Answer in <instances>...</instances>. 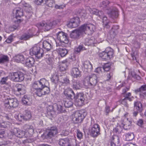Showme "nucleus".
Returning <instances> with one entry per match:
<instances>
[{"instance_id": "nucleus-33", "label": "nucleus", "mask_w": 146, "mask_h": 146, "mask_svg": "<svg viewBox=\"0 0 146 146\" xmlns=\"http://www.w3.org/2000/svg\"><path fill=\"white\" fill-rule=\"evenodd\" d=\"M62 103H64V106L66 108H69L72 106L73 103L71 101L68 99H65L62 101Z\"/></svg>"}, {"instance_id": "nucleus-11", "label": "nucleus", "mask_w": 146, "mask_h": 146, "mask_svg": "<svg viewBox=\"0 0 146 146\" xmlns=\"http://www.w3.org/2000/svg\"><path fill=\"white\" fill-rule=\"evenodd\" d=\"M48 133L47 136L48 138H51L54 137L58 133L57 128L56 126H52L47 129Z\"/></svg>"}, {"instance_id": "nucleus-60", "label": "nucleus", "mask_w": 146, "mask_h": 146, "mask_svg": "<svg viewBox=\"0 0 146 146\" xmlns=\"http://www.w3.org/2000/svg\"><path fill=\"white\" fill-rule=\"evenodd\" d=\"M109 3V2L107 0L103 1L102 2V5H101V6L103 7H105L107 6Z\"/></svg>"}, {"instance_id": "nucleus-3", "label": "nucleus", "mask_w": 146, "mask_h": 146, "mask_svg": "<svg viewBox=\"0 0 146 146\" xmlns=\"http://www.w3.org/2000/svg\"><path fill=\"white\" fill-rule=\"evenodd\" d=\"M24 129L25 131L21 130L18 128H15L11 131V133L18 137L22 138L30 137L31 134L34 132L33 127L32 125H26L24 126Z\"/></svg>"}, {"instance_id": "nucleus-23", "label": "nucleus", "mask_w": 146, "mask_h": 146, "mask_svg": "<svg viewBox=\"0 0 146 146\" xmlns=\"http://www.w3.org/2000/svg\"><path fill=\"white\" fill-rule=\"evenodd\" d=\"M70 141V140L68 138L60 139L59 140L58 144L62 146H66Z\"/></svg>"}, {"instance_id": "nucleus-57", "label": "nucleus", "mask_w": 146, "mask_h": 146, "mask_svg": "<svg viewBox=\"0 0 146 146\" xmlns=\"http://www.w3.org/2000/svg\"><path fill=\"white\" fill-rule=\"evenodd\" d=\"M113 75L112 73L110 72L109 73H107L106 75V80H109L112 76Z\"/></svg>"}, {"instance_id": "nucleus-14", "label": "nucleus", "mask_w": 146, "mask_h": 146, "mask_svg": "<svg viewBox=\"0 0 146 146\" xmlns=\"http://www.w3.org/2000/svg\"><path fill=\"white\" fill-rule=\"evenodd\" d=\"M70 74L73 78H80L81 76V72L78 68L73 67L70 71Z\"/></svg>"}, {"instance_id": "nucleus-28", "label": "nucleus", "mask_w": 146, "mask_h": 146, "mask_svg": "<svg viewBox=\"0 0 146 146\" xmlns=\"http://www.w3.org/2000/svg\"><path fill=\"white\" fill-rule=\"evenodd\" d=\"M42 45L43 48L48 51L49 50L51 47V44L46 40L44 41Z\"/></svg>"}, {"instance_id": "nucleus-62", "label": "nucleus", "mask_w": 146, "mask_h": 146, "mask_svg": "<svg viewBox=\"0 0 146 146\" xmlns=\"http://www.w3.org/2000/svg\"><path fill=\"white\" fill-rule=\"evenodd\" d=\"M5 131L3 130H0V138L3 137L5 135Z\"/></svg>"}, {"instance_id": "nucleus-12", "label": "nucleus", "mask_w": 146, "mask_h": 146, "mask_svg": "<svg viewBox=\"0 0 146 146\" xmlns=\"http://www.w3.org/2000/svg\"><path fill=\"white\" fill-rule=\"evenodd\" d=\"M80 21L78 17H74L70 19L68 24V27L72 28L77 27L80 25Z\"/></svg>"}, {"instance_id": "nucleus-61", "label": "nucleus", "mask_w": 146, "mask_h": 146, "mask_svg": "<svg viewBox=\"0 0 146 146\" xmlns=\"http://www.w3.org/2000/svg\"><path fill=\"white\" fill-rule=\"evenodd\" d=\"M102 68L101 67H98L96 68L95 70V72H96L100 73L102 72Z\"/></svg>"}, {"instance_id": "nucleus-44", "label": "nucleus", "mask_w": 146, "mask_h": 146, "mask_svg": "<svg viewBox=\"0 0 146 146\" xmlns=\"http://www.w3.org/2000/svg\"><path fill=\"white\" fill-rule=\"evenodd\" d=\"M37 25L39 27H44L45 29H46L48 27H50V25H48L44 22L40 23L37 24Z\"/></svg>"}, {"instance_id": "nucleus-29", "label": "nucleus", "mask_w": 146, "mask_h": 146, "mask_svg": "<svg viewBox=\"0 0 146 146\" xmlns=\"http://www.w3.org/2000/svg\"><path fill=\"white\" fill-rule=\"evenodd\" d=\"M107 13L110 17L113 18H117L118 15V10L116 9L113 10L111 12H108Z\"/></svg>"}, {"instance_id": "nucleus-58", "label": "nucleus", "mask_w": 146, "mask_h": 146, "mask_svg": "<svg viewBox=\"0 0 146 146\" xmlns=\"http://www.w3.org/2000/svg\"><path fill=\"white\" fill-rule=\"evenodd\" d=\"M13 37L12 36H9L6 40V42L9 43H11L13 41Z\"/></svg>"}, {"instance_id": "nucleus-63", "label": "nucleus", "mask_w": 146, "mask_h": 146, "mask_svg": "<svg viewBox=\"0 0 146 146\" xmlns=\"http://www.w3.org/2000/svg\"><path fill=\"white\" fill-rule=\"evenodd\" d=\"M129 121L127 120L123 124V127H127L129 126Z\"/></svg>"}, {"instance_id": "nucleus-49", "label": "nucleus", "mask_w": 146, "mask_h": 146, "mask_svg": "<svg viewBox=\"0 0 146 146\" xmlns=\"http://www.w3.org/2000/svg\"><path fill=\"white\" fill-rule=\"evenodd\" d=\"M29 101V100L26 96L25 95L22 98V101L24 104L27 105Z\"/></svg>"}, {"instance_id": "nucleus-39", "label": "nucleus", "mask_w": 146, "mask_h": 146, "mask_svg": "<svg viewBox=\"0 0 146 146\" xmlns=\"http://www.w3.org/2000/svg\"><path fill=\"white\" fill-rule=\"evenodd\" d=\"M62 19V17L61 16H59L56 19L54 20L52 22V25H55L59 24Z\"/></svg>"}, {"instance_id": "nucleus-37", "label": "nucleus", "mask_w": 146, "mask_h": 146, "mask_svg": "<svg viewBox=\"0 0 146 146\" xmlns=\"http://www.w3.org/2000/svg\"><path fill=\"white\" fill-rule=\"evenodd\" d=\"M23 15V9H19L16 10L15 17L17 19L18 18H20Z\"/></svg>"}, {"instance_id": "nucleus-6", "label": "nucleus", "mask_w": 146, "mask_h": 146, "mask_svg": "<svg viewBox=\"0 0 146 146\" xmlns=\"http://www.w3.org/2000/svg\"><path fill=\"white\" fill-rule=\"evenodd\" d=\"M29 54L31 56L35 55L38 59H40L43 56L44 51L38 44L35 45L30 49Z\"/></svg>"}, {"instance_id": "nucleus-43", "label": "nucleus", "mask_w": 146, "mask_h": 146, "mask_svg": "<svg viewBox=\"0 0 146 146\" xmlns=\"http://www.w3.org/2000/svg\"><path fill=\"white\" fill-rule=\"evenodd\" d=\"M31 117V114L30 111H28L24 115V120L27 121L29 120Z\"/></svg>"}, {"instance_id": "nucleus-15", "label": "nucleus", "mask_w": 146, "mask_h": 146, "mask_svg": "<svg viewBox=\"0 0 146 146\" xmlns=\"http://www.w3.org/2000/svg\"><path fill=\"white\" fill-rule=\"evenodd\" d=\"M35 62V59L32 57L29 56L25 60L24 64L26 66L31 68L34 66Z\"/></svg>"}, {"instance_id": "nucleus-16", "label": "nucleus", "mask_w": 146, "mask_h": 146, "mask_svg": "<svg viewBox=\"0 0 146 146\" xmlns=\"http://www.w3.org/2000/svg\"><path fill=\"white\" fill-rule=\"evenodd\" d=\"M88 76L90 78L89 80L90 87L93 88L96 86L97 83V77L96 75L94 74H92Z\"/></svg>"}, {"instance_id": "nucleus-32", "label": "nucleus", "mask_w": 146, "mask_h": 146, "mask_svg": "<svg viewBox=\"0 0 146 146\" xmlns=\"http://www.w3.org/2000/svg\"><path fill=\"white\" fill-rule=\"evenodd\" d=\"M9 58L7 55L0 54V64L9 61Z\"/></svg>"}, {"instance_id": "nucleus-36", "label": "nucleus", "mask_w": 146, "mask_h": 146, "mask_svg": "<svg viewBox=\"0 0 146 146\" xmlns=\"http://www.w3.org/2000/svg\"><path fill=\"white\" fill-rule=\"evenodd\" d=\"M83 67L84 69L87 70L90 69L92 66L90 62L89 61H85L83 64Z\"/></svg>"}, {"instance_id": "nucleus-8", "label": "nucleus", "mask_w": 146, "mask_h": 146, "mask_svg": "<svg viewBox=\"0 0 146 146\" xmlns=\"http://www.w3.org/2000/svg\"><path fill=\"white\" fill-rule=\"evenodd\" d=\"M75 105L76 106H82L84 104L85 98L84 94L83 93H78L74 96Z\"/></svg>"}, {"instance_id": "nucleus-4", "label": "nucleus", "mask_w": 146, "mask_h": 146, "mask_svg": "<svg viewBox=\"0 0 146 146\" xmlns=\"http://www.w3.org/2000/svg\"><path fill=\"white\" fill-rule=\"evenodd\" d=\"M57 38L60 41L59 43L56 42L57 46L66 47L69 42L67 35L63 31H59L56 34Z\"/></svg>"}, {"instance_id": "nucleus-22", "label": "nucleus", "mask_w": 146, "mask_h": 146, "mask_svg": "<svg viewBox=\"0 0 146 146\" xmlns=\"http://www.w3.org/2000/svg\"><path fill=\"white\" fill-rule=\"evenodd\" d=\"M14 59L15 61L17 62H21L24 64L25 58L23 55L18 54L14 57Z\"/></svg>"}, {"instance_id": "nucleus-54", "label": "nucleus", "mask_w": 146, "mask_h": 146, "mask_svg": "<svg viewBox=\"0 0 146 146\" xmlns=\"http://www.w3.org/2000/svg\"><path fill=\"white\" fill-rule=\"evenodd\" d=\"M8 78L7 77L3 78L0 81V83L1 84H6L7 81V80Z\"/></svg>"}, {"instance_id": "nucleus-7", "label": "nucleus", "mask_w": 146, "mask_h": 146, "mask_svg": "<svg viewBox=\"0 0 146 146\" xmlns=\"http://www.w3.org/2000/svg\"><path fill=\"white\" fill-rule=\"evenodd\" d=\"M114 51L110 47L106 48L105 50L99 53V57L104 60L110 59L113 57Z\"/></svg>"}, {"instance_id": "nucleus-40", "label": "nucleus", "mask_w": 146, "mask_h": 146, "mask_svg": "<svg viewBox=\"0 0 146 146\" xmlns=\"http://www.w3.org/2000/svg\"><path fill=\"white\" fill-rule=\"evenodd\" d=\"M15 117L17 120L19 121H21L23 120H24V115L23 114L21 113L16 114Z\"/></svg>"}, {"instance_id": "nucleus-2", "label": "nucleus", "mask_w": 146, "mask_h": 146, "mask_svg": "<svg viewBox=\"0 0 146 146\" xmlns=\"http://www.w3.org/2000/svg\"><path fill=\"white\" fill-rule=\"evenodd\" d=\"M95 25L91 23L85 24L82 25L78 29L72 31L70 34L71 38L78 39L80 35L83 33L88 35L92 34L95 29Z\"/></svg>"}, {"instance_id": "nucleus-56", "label": "nucleus", "mask_w": 146, "mask_h": 146, "mask_svg": "<svg viewBox=\"0 0 146 146\" xmlns=\"http://www.w3.org/2000/svg\"><path fill=\"white\" fill-rule=\"evenodd\" d=\"M124 95V97H125V98L123 99L122 100V102L126 100L128 98H129V97L131 96V93L128 92Z\"/></svg>"}, {"instance_id": "nucleus-46", "label": "nucleus", "mask_w": 146, "mask_h": 146, "mask_svg": "<svg viewBox=\"0 0 146 146\" xmlns=\"http://www.w3.org/2000/svg\"><path fill=\"white\" fill-rule=\"evenodd\" d=\"M46 0H35L34 3L36 5H39L44 4Z\"/></svg>"}, {"instance_id": "nucleus-64", "label": "nucleus", "mask_w": 146, "mask_h": 146, "mask_svg": "<svg viewBox=\"0 0 146 146\" xmlns=\"http://www.w3.org/2000/svg\"><path fill=\"white\" fill-rule=\"evenodd\" d=\"M142 142V145H146V136L143 138Z\"/></svg>"}, {"instance_id": "nucleus-35", "label": "nucleus", "mask_w": 146, "mask_h": 146, "mask_svg": "<svg viewBox=\"0 0 146 146\" xmlns=\"http://www.w3.org/2000/svg\"><path fill=\"white\" fill-rule=\"evenodd\" d=\"M125 139L127 141H130L134 138V135L133 133H128L125 135Z\"/></svg>"}, {"instance_id": "nucleus-55", "label": "nucleus", "mask_w": 146, "mask_h": 146, "mask_svg": "<svg viewBox=\"0 0 146 146\" xmlns=\"http://www.w3.org/2000/svg\"><path fill=\"white\" fill-rule=\"evenodd\" d=\"M60 82L62 84H68L69 83V80L66 78H63V80L61 79V80L60 81Z\"/></svg>"}, {"instance_id": "nucleus-25", "label": "nucleus", "mask_w": 146, "mask_h": 146, "mask_svg": "<svg viewBox=\"0 0 146 146\" xmlns=\"http://www.w3.org/2000/svg\"><path fill=\"white\" fill-rule=\"evenodd\" d=\"M96 42L95 38L94 37H92L91 38H86L85 44L86 45H91L96 43Z\"/></svg>"}, {"instance_id": "nucleus-27", "label": "nucleus", "mask_w": 146, "mask_h": 146, "mask_svg": "<svg viewBox=\"0 0 146 146\" xmlns=\"http://www.w3.org/2000/svg\"><path fill=\"white\" fill-rule=\"evenodd\" d=\"M102 22L103 23V25L104 28H109L110 26L109 24L110 23L109 20L108 19L107 17L106 16H104L102 18Z\"/></svg>"}, {"instance_id": "nucleus-31", "label": "nucleus", "mask_w": 146, "mask_h": 146, "mask_svg": "<svg viewBox=\"0 0 146 146\" xmlns=\"http://www.w3.org/2000/svg\"><path fill=\"white\" fill-rule=\"evenodd\" d=\"M89 78L88 76H86L83 80L82 81V83L87 88L89 87H90V85L89 80Z\"/></svg>"}, {"instance_id": "nucleus-26", "label": "nucleus", "mask_w": 146, "mask_h": 146, "mask_svg": "<svg viewBox=\"0 0 146 146\" xmlns=\"http://www.w3.org/2000/svg\"><path fill=\"white\" fill-rule=\"evenodd\" d=\"M59 75L58 73H56L54 74L51 78V81L55 84H56L60 82V81L61 79L59 78Z\"/></svg>"}, {"instance_id": "nucleus-34", "label": "nucleus", "mask_w": 146, "mask_h": 146, "mask_svg": "<svg viewBox=\"0 0 146 146\" xmlns=\"http://www.w3.org/2000/svg\"><path fill=\"white\" fill-rule=\"evenodd\" d=\"M32 37L31 35H30L29 33H25L23 35L20 37V39L21 40H27Z\"/></svg>"}, {"instance_id": "nucleus-47", "label": "nucleus", "mask_w": 146, "mask_h": 146, "mask_svg": "<svg viewBox=\"0 0 146 146\" xmlns=\"http://www.w3.org/2000/svg\"><path fill=\"white\" fill-rule=\"evenodd\" d=\"M66 64L62 63L59 66V70L60 71H64L66 70Z\"/></svg>"}, {"instance_id": "nucleus-1", "label": "nucleus", "mask_w": 146, "mask_h": 146, "mask_svg": "<svg viewBox=\"0 0 146 146\" xmlns=\"http://www.w3.org/2000/svg\"><path fill=\"white\" fill-rule=\"evenodd\" d=\"M48 81L44 78L36 81L32 84L31 88L32 93L38 96H41L49 93L50 89L47 86L48 84Z\"/></svg>"}, {"instance_id": "nucleus-18", "label": "nucleus", "mask_w": 146, "mask_h": 146, "mask_svg": "<svg viewBox=\"0 0 146 146\" xmlns=\"http://www.w3.org/2000/svg\"><path fill=\"white\" fill-rule=\"evenodd\" d=\"M119 142V138L117 136L115 135L112 137L111 142V146H121Z\"/></svg>"}, {"instance_id": "nucleus-24", "label": "nucleus", "mask_w": 146, "mask_h": 146, "mask_svg": "<svg viewBox=\"0 0 146 146\" xmlns=\"http://www.w3.org/2000/svg\"><path fill=\"white\" fill-rule=\"evenodd\" d=\"M72 88L74 89H80L82 88V85L79 80H74L73 82Z\"/></svg>"}, {"instance_id": "nucleus-20", "label": "nucleus", "mask_w": 146, "mask_h": 146, "mask_svg": "<svg viewBox=\"0 0 146 146\" xmlns=\"http://www.w3.org/2000/svg\"><path fill=\"white\" fill-rule=\"evenodd\" d=\"M56 51L62 57L65 56L68 53L67 50L65 48L60 47L57 48Z\"/></svg>"}, {"instance_id": "nucleus-19", "label": "nucleus", "mask_w": 146, "mask_h": 146, "mask_svg": "<svg viewBox=\"0 0 146 146\" xmlns=\"http://www.w3.org/2000/svg\"><path fill=\"white\" fill-rule=\"evenodd\" d=\"M54 106L57 107V110L58 113L63 112L64 111L63 107L64 105L62 101H59L57 104H54Z\"/></svg>"}, {"instance_id": "nucleus-59", "label": "nucleus", "mask_w": 146, "mask_h": 146, "mask_svg": "<svg viewBox=\"0 0 146 146\" xmlns=\"http://www.w3.org/2000/svg\"><path fill=\"white\" fill-rule=\"evenodd\" d=\"M146 90V85H144L142 86L138 91L139 92H141V91H145Z\"/></svg>"}, {"instance_id": "nucleus-17", "label": "nucleus", "mask_w": 146, "mask_h": 146, "mask_svg": "<svg viewBox=\"0 0 146 146\" xmlns=\"http://www.w3.org/2000/svg\"><path fill=\"white\" fill-rule=\"evenodd\" d=\"M71 93H72L74 96L75 95V93L72 89L70 88H68L65 89L63 92V94L65 96L67 99H72V95Z\"/></svg>"}, {"instance_id": "nucleus-10", "label": "nucleus", "mask_w": 146, "mask_h": 146, "mask_svg": "<svg viewBox=\"0 0 146 146\" xmlns=\"http://www.w3.org/2000/svg\"><path fill=\"white\" fill-rule=\"evenodd\" d=\"M100 128L99 125L97 124H95L90 130V133L91 136L95 137L100 134Z\"/></svg>"}, {"instance_id": "nucleus-48", "label": "nucleus", "mask_w": 146, "mask_h": 146, "mask_svg": "<svg viewBox=\"0 0 146 146\" xmlns=\"http://www.w3.org/2000/svg\"><path fill=\"white\" fill-rule=\"evenodd\" d=\"M77 138L78 139L80 140L82 138V137H83L82 133L78 129H77Z\"/></svg>"}, {"instance_id": "nucleus-52", "label": "nucleus", "mask_w": 146, "mask_h": 146, "mask_svg": "<svg viewBox=\"0 0 146 146\" xmlns=\"http://www.w3.org/2000/svg\"><path fill=\"white\" fill-rule=\"evenodd\" d=\"M9 125L7 122H3L0 123V127L1 128H6L8 127Z\"/></svg>"}, {"instance_id": "nucleus-50", "label": "nucleus", "mask_w": 146, "mask_h": 146, "mask_svg": "<svg viewBox=\"0 0 146 146\" xmlns=\"http://www.w3.org/2000/svg\"><path fill=\"white\" fill-rule=\"evenodd\" d=\"M137 124L141 127H143V121L142 119H139L137 121Z\"/></svg>"}, {"instance_id": "nucleus-53", "label": "nucleus", "mask_w": 146, "mask_h": 146, "mask_svg": "<svg viewBox=\"0 0 146 146\" xmlns=\"http://www.w3.org/2000/svg\"><path fill=\"white\" fill-rule=\"evenodd\" d=\"M65 4H63L60 5H55V8L56 9H60L64 8L65 7Z\"/></svg>"}, {"instance_id": "nucleus-38", "label": "nucleus", "mask_w": 146, "mask_h": 146, "mask_svg": "<svg viewBox=\"0 0 146 146\" xmlns=\"http://www.w3.org/2000/svg\"><path fill=\"white\" fill-rule=\"evenodd\" d=\"M55 3V2L54 0H46L44 4L49 7H52L54 5Z\"/></svg>"}, {"instance_id": "nucleus-21", "label": "nucleus", "mask_w": 146, "mask_h": 146, "mask_svg": "<svg viewBox=\"0 0 146 146\" xmlns=\"http://www.w3.org/2000/svg\"><path fill=\"white\" fill-rule=\"evenodd\" d=\"M89 11L91 13L98 16L101 19L102 18L101 16L104 14L102 11H99L98 9L95 8H90Z\"/></svg>"}, {"instance_id": "nucleus-5", "label": "nucleus", "mask_w": 146, "mask_h": 146, "mask_svg": "<svg viewBox=\"0 0 146 146\" xmlns=\"http://www.w3.org/2000/svg\"><path fill=\"white\" fill-rule=\"evenodd\" d=\"M19 104V102L15 98H7L5 99L4 101L5 109L8 111H10L12 108L17 107Z\"/></svg>"}, {"instance_id": "nucleus-30", "label": "nucleus", "mask_w": 146, "mask_h": 146, "mask_svg": "<svg viewBox=\"0 0 146 146\" xmlns=\"http://www.w3.org/2000/svg\"><path fill=\"white\" fill-rule=\"evenodd\" d=\"M134 108L138 111H141L143 110L142 105L139 102H135L134 103Z\"/></svg>"}, {"instance_id": "nucleus-51", "label": "nucleus", "mask_w": 146, "mask_h": 146, "mask_svg": "<svg viewBox=\"0 0 146 146\" xmlns=\"http://www.w3.org/2000/svg\"><path fill=\"white\" fill-rule=\"evenodd\" d=\"M54 107H55V106H54V104H53V105L49 106L47 108V110L49 112L54 111L55 110L54 108Z\"/></svg>"}, {"instance_id": "nucleus-9", "label": "nucleus", "mask_w": 146, "mask_h": 146, "mask_svg": "<svg viewBox=\"0 0 146 146\" xmlns=\"http://www.w3.org/2000/svg\"><path fill=\"white\" fill-rule=\"evenodd\" d=\"M24 74L21 72H13L11 74V79L16 82H21L24 80Z\"/></svg>"}, {"instance_id": "nucleus-41", "label": "nucleus", "mask_w": 146, "mask_h": 146, "mask_svg": "<svg viewBox=\"0 0 146 146\" xmlns=\"http://www.w3.org/2000/svg\"><path fill=\"white\" fill-rule=\"evenodd\" d=\"M85 48L82 45H79L78 47H76L74 49V52L75 54L79 53L82 50H86Z\"/></svg>"}, {"instance_id": "nucleus-45", "label": "nucleus", "mask_w": 146, "mask_h": 146, "mask_svg": "<svg viewBox=\"0 0 146 146\" xmlns=\"http://www.w3.org/2000/svg\"><path fill=\"white\" fill-rule=\"evenodd\" d=\"M23 87V85L21 84H17L16 86V88L17 89V91L19 92L21 94H23L21 92L23 90L22 88Z\"/></svg>"}, {"instance_id": "nucleus-42", "label": "nucleus", "mask_w": 146, "mask_h": 146, "mask_svg": "<svg viewBox=\"0 0 146 146\" xmlns=\"http://www.w3.org/2000/svg\"><path fill=\"white\" fill-rule=\"evenodd\" d=\"M111 64L109 63L105 64L103 66V69L106 71H109L111 68Z\"/></svg>"}, {"instance_id": "nucleus-13", "label": "nucleus", "mask_w": 146, "mask_h": 146, "mask_svg": "<svg viewBox=\"0 0 146 146\" xmlns=\"http://www.w3.org/2000/svg\"><path fill=\"white\" fill-rule=\"evenodd\" d=\"M84 117V115L80 111H77L75 113L72 120L75 123H78L82 122Z\"/></svg>"}]
</instances>
